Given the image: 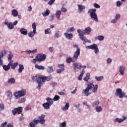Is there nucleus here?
Listing matches in <instances>:
<instances>
[{"label":"nucleus","mask_w":127,"mask_h":127,"mask_svg":"<svg viewBox=\"0 0 127 127\" xmlns=\"http://www.w3.org/2000/svg\"><path fill=\"white\" fill-rule=\"evenodd\" d=\"M64 35L65 37L67 38L68 39H71L73 38V35L71 34H68L67 33H65Z\"/></svg>","instance_id":"nucleus-29"},{"label":"nucleus","mask_w":127,"mask_h":127,"mask_svg":"<svg viewBox=\"0 0 127 127\" xmlns=\"http://www.w3.org/2000/svg\"><path fill=\"white\" fill-rule=\"evenodd\" d=\"M72 47L73 48H76L77 49H76V51L74 52V53H76L77 52H79V56L80 55V49L78 47V45H76V44H74L73 45Z\"/></svg>","instance_id":"nucleus-28"},{"label":"nucleus","mask_w":127,"mask_h":127,"mask_svg":"<svg viewBox=\"0 0 127 127\" xmlns=\"http://www.w3.org/2000/svg\"><path fill=\"white\" fill-rule=\"evenodd\" d=\"M122 3L120 1H117V6L118 7H120L121 5H122Z\"/></svg>","instance_id":"nucleus-58"},{"label":"nucleus","mask_w":127,"mask_h":127,"mask_svg":"<svg viewBox=\"0 0 127 127\" xmlns=\"http://www.w3.org/2000/svg\"><path fill=\"white\" fill-rule=\"evenodd\" d=\"M20 32L22 34V35H27L28 34V31L27 30L24 29V28H21L20 30Z\"/></svg>","instance_id":"nucleus-23"},{"label":"nucleus","mask_w":127,"mask_h":127,"mask_svg":"<svg viewBox=\"0 0 127 127\" xmlns=\"http://www.w3.org/2000/svg\"><path fill=\"white\" fill-rule=\"evenodd\" d=\"M120 18H121V15H120V14H116L115 19L118 20Z\"/></svg>","instance_id":"nucleus-59"},{"label":"nucleus","mask_w":127,"mask_h":127,"mask_svg":"<svg viewBox=\"0 0 127 127\" xmlns=\"http://www.w3.org/2000/svg\"><path fill=\"white\" fill-rule=\"evenodd\" d=\"M69 107H70V105L69 103H66V104L65 105V106L63 107V110L67 111V110H68Z\"/></svg>","instance_id":"nucleus-32"},{"label":"nucleus","mask_w":127,"mask_h":127,"mask_svg":"<svg viewBox=\"0 0 127 127\" xmlns=\"http://www.w3.org/2000/svg\"><path fill=\"white\" fill-rule=\"evenodd\" d=\"M9 54L8 55V61H9V62H10L12 61V58H13V55L12 54V52L11 51H9Z\"/></svg>","instance_id":"nucleus-24"},{"label":"nucleus","mask_w":127,"mask_h":127,"mask_svg":"<svg viewBox=\"0 0 127 127\" xmlns=\"http://www.w3.org/2000/svg\"><path fill=\"white\" fill-rule=\"evenodd\" d=\"M33 123L34 125H38L39 123V121L38 120H36V119H34L33 120Z\"/></svg>","instance_id":"nucleus-50"},{"label":"nucleus","mask_w":127,"mask_h":127,"mask_svg":"<svg viewBox=\"0 0 127 127\" xmlns=\"http://www.w3.org/2000/svg\"><path fill=\"white\" fill-rule=\"evenodd\" d=\"M7 26L9 29H12L14 28V25L12 23H8Z\"/></svg>","instance_id":"nucleus-37"},{"label":"nucleus","mask_w":127,"mask_h":127,"mask_svg":"<svg viewBox=\"0 0 127 127\" xmlns=\"http://www.w3.org/2000/svg\"><path fill=\"white\" fill-rule=\"evenodd\" d=\"M87 49L94 50V52L97 54L99 52V50L97 44H94L92 45L87 46L86 47Z\"/></svg>","instance_id":"nucleus-7"},{"label":"nucleus","mask_w":127,"mask_h":127,"mask_svg":"<svg viewBox=\"0 0 127 127\" xmlns=\"http://www.w3.org/2000/svg\"><path fill=\"white\" fill-rule=\"evenodd\" d=\"M87 87L89 88L90 90H91V89H93L92 90V92H93V93H97L98 89V85H95L93 83H91L89 84Z\"/></svg>","instance_id":"nucleus-6"},{"label":"nucleus","mask_w":127,"mask_h":127,"mask_svg":"<svg viewBox=\"0 0 127 127\" xmlns=\"http://www.w3.org/2000/svg\"><path fill=\"white\" fill-rule=\"evenodd\" d=\"M56 0H50L48 2V4L50 5H53Z\"/></svg>","instance_id":"nucleus-45"},{"label":"nucleus","mask_w":127,"mask_h":127,"mask_svg":"<svg viewBox=\"0 0 127 127\" xmlns=\"http://www.w3.org/2000/svg\"><path fill=\"white\" fill-rule=\"evenodd\" d=\"M4 54H6V52L5 50L1 51L0 52V65L3 64V60L1 59L4 57Z\"/></svg>","instance_id":"nucleus-13"},{"label":"nucleus","mask_w":127,"mask_h":127,"mask_svg":"<svg viewBox=\"0 0 127 127\" xmlns=\"http://www.w3.org/2000/svg\"><path fill=\"white\" fill-rule=\"evenodd\" d=\"M47 70L49 73H51V72H53V66H48Z\"/></svg>","instance_id":"nucleus-39"},{"label":"nucleus","mask_w":127,"mask_h":127,"mask_svg":"<svg viewBox=\"0 0 127 127\" xmlns=\"http://www.w3.org/2000/svg\"><path fill=\"white\" fill-rule=\"evenodd\" d=\"M26 94V90L25 89H22L14 92L13 96H25Z\"/></svg>","instance_id":"nucleus-10"},{"label":"nucleus","mask_w":127,"mask_h":127,"mask_svg":"<svg viewBox=\"0 0 127 127\" xmlns=\"http://www.w3.org/2000/svg\"><path fill=\"white\" fill-rule=\"evenodd\" d=\"M51 30V28H48L47 29L45 30V33L46 34H51V32H49V31Z\"/></svg>","instance_id":"nucleus-47"},{"label":"nucleus","mask_w":127,"mask_h":127,"mask_svg":"<svg viewBox=\"0 0 127 127\" xmlns=\"http://www.w3.org/2000/svg\"><path fill=\"white\" fill-rule=\"evenodd\" d=\"M94 6L97 8H99L100 7V5L96 3L94 4Z\"/></svg>","instance_id":"nucleus-54"},{"label":"nucleus","mask_w":127,"mask_h":127,"mask_svg":"<svg viewBox=\"0 0 127 127\" xmlns=\"http://www.w3.org/2000/svg\"><path fill=\"white\" fill-rule=\"evenodd\" d=\"M58 67L60 69L57 70V72L58 73H61L62 71L64 70V64H60L58 65Z\"/></svg>","instance_id":"nucleus-15"},{"label":"nucleus","mask_w":127,"mask_h":127,"mask_svg":"<svg viewBox=\"0 0 127 127\" xmlns=\"http://www.w3.org/2000/svg\"><path fill=\"white\" fill-rule=\"evenodd\" d=\"M97 39L99 40V41H103L104 40L105 37L103 36H98Z\"/></svg>","instance_id":"nucleus-41"},{"label":"nucleus","mask_w":127,"mask_h":127,"mask_svg":"<svg viewBox=\"0 0 127 127\" xmlns=\"http://www.w3.org/2000/svg\"><path fill=\"white\" fill-rule=\"evenodd\" d=\"M125 68L124 66H121L119 68V71L122 75H124Z\"/></svg>","instance_id":"nucleus-30"},{"label":"nucleus","mask_w":127,"mask_h":127,"mask_svg":"<svg viewBox=\"0 0 127 127\" xmlns=\"http://www.w3.org/2000/svg\"><path fill=\"white\" fill-rule=\"evenodd\" d=\"M25 102H26V99L24 98H22L21 99H20L18 103H25Z\"/></svg>","instance_id":"nucleus-40"},{"label":"nucleus","mask_w":127,"mask_h":127,"mask_svg":"<svg viewBox=\"0 0 127 127\" xmlns=\"http://www.w3.org/2000/svg\"><path fill=\"white\" fill-rule=\"evenodd\" d=\"M35 67L36 69H39V70H44L45 69V66H43V65H39L37 64H36L35 65Z\"/></svg>","instance_id":"nucleus-26"},{"label":"nucleus","mask_w":127,"mask_h":127,"mask_svg":"<svg viewBox=\"0 0 127 127\" xmlns=\"http://www.w3.org/2000/svg\"><path fill=\"white\" fill-rule=\"evenodd\" d=\"M123 119H120V118H117L115 120V122L116 123H122L123 122H124V121H125V120H126V117H123Z\"/></svg>","instance_id":"nucleus-19"},{"label":"nucleus","mask_w":127,"mask_h":127,"mask_svg":"<svg viewBox=\"0 0 127 127\" xmlns=\"http://www.w3.org/2000/svg\"><path fill=\"white\" fill-rule=\"evenodd\" d=\"M66 122H64L63 123L60 124V127H66Z\"/></svg>","instance_id":"nucleus-44"},{"label":"nucleus","mask_w":127,"mask_h":127,"mask_svg":"<svg viewBox=\"0 0 127 127\" xmlns=\"http://www.w3.org/2000/svg\"><path fill=\"white\" fill-rule=\"evenodd\" d=\"M61 14H62V11L58 10L56 12V17H57V19H60Z\"/></svg>","instance_id":"nucleus-27"},{"label":"nucleus","mask_w":127,"mask_h":127,"mask_svg":"<svg viewBox=\"0 0 127 127\" xmlns=\"http://www.w3.org/2000/svg\"><path fill=\"white\" fill-rule=\"evenodd\" d=\"M44 109H45V110H48V109H50V104H48V103H47V102L43 103L42 105Z\"/></svg>","instance_id":"nucleus-20"},{"label":"nucleus","mask_w":127,"mask_h":127,"mask_svg":"<svg viewBox=\"0 0 127 127\" xmlns=\"http://www.w3.org/2000/svg\"><path fill=\"white\" fill-rule=\"evenodd\" d=\"M83 76V75L80 74V75L78 77V80H79V81H81V80H82Z\"/></svg>","instance_id":"nucleus-60"},{"label":"nucleus","mask_w":127,"mask_h":127,"mask_svg":"<svg viewBox=\"0 0 127 127\" xmlns=\"http://www.w3.org/2000/svg\"><path fill=\"white\" fill-rule=\"evenodd\" d=\"M51 86H53V87H56V86H57V83L55 82H51Z\"/></svg>","instance_id":"nucleus-53"},{"label":"nucleus","mask_w":127,"mask_h":127,"mask_svg":"<svg viewBox=\"0 0 127 127\" xmlns=\"http://www.w3.org/2000/svg\"><path fill=\"white\" fill-rule=\"evenodd\" d=\"M31 62L34 64H36L37 62H38V59H36V57L35 59H33L32 60H31Z\"/></svg>","instance_id":"nucleus-52"},{"label":"nucleus","mask_w":127,"mask_h":127,"mask_svg":"<svg viewBox=\"0 0 127 127\" xmlns=\"http://www.w3.org/2000/svg\"><path fill=\"white\" fill-rule=\"evenodd\" d=\"M107 62L109 64L112 63V59H111V58H108L107 60Z\"/></svg>","instance_id":"nucleus-64"},{"label":"nucleus","mask_w":127,"mask_h":127,"mask_svg":"<svg viewBox=\"0 0 127 127\" xmlns=\"http://www.w3.org/2000/svg\"><path fill=\"white\" fill-rule=\"evenodd\" d=\"M8 122H5L2 123L0 127H5L7 125Z\"/></svg>","instance_id":"nucleus-43"},{"label":"nucleus","mask_w":127,"mask_h":127,"mask_svg":"<svg viewBox=\"0 0 127 127\" xmlns=\"http://www.w3.org/2000/svg\"><path fill=\"white\" fill-rule=\"evenodd\" d=\"M79 57V53L78 51L74 53L73 56L72 58H66V61L67 63H71V62L74 63L77 61L78 57Z\"/></svg>","instance_id":"nucleus-4"},{"label":"nucleus","mask_w":127,"mask_h":127,"mask_svg":"<svg viewBox=\"0 0 127 127\" xmlns=\"http://www.w3.org/2000/svg\"><path fill=\"white\" fill-rule=\"evenodd\" d=\"M32 28H33V31H31L28 33V36L30 37H33L36 34H37L36 31V24L35 23H32Z\"/></svg>","instance_id":"nucleus-5"},{"label":"nucleus","mask_w":127,"mask_h":127,"mask_svg":"<svg viewBox=\"0 0 127 127\" xmlns=\"http://www.w3.org/2000/svg\"><path fill=\"white\" fill-rule=\"evenodd\" d=\"M91 32V28L90 27H87L84 30L82 31L80 29L77 30V32L79 33L78 36H79L80 39L83 41V44L86 45V42H89V41H88L87 38L84 36V35L85 34L89 35Z\"/></svg>","instance_id":"nucleus-1"},{"label":"nucleus","mask_w":127,"mask_h":127,"mask_svg":"<svg viewBox=\"0 0 127 127\" xmlns=\"http://www.w3.org/2000/svg\"><path fill=\"white\" fill-rule=\"evenodd\" d=\"M60 97L59 96H55V97L53 98L54 101H58V100H60Z\"/></svg>","instance_id":"nucleus-48"},{"label":"nucleus","mask_w":127,"mask_h":127,"mask_svg":"<svg viewBox=\"0 0 127 127\" xmlns=\"http://www.w3.org/2000/svg\"><path fill=\"white\" fill-rule=\"evenodd\" d=\"M100 104V101L97 100L93 103V105H95V106H98Z\"/></svg>","instance_id":"nucleus-55"},{"label":"nucleus","mask_w":127,"mask_h":127,"mask_svg":"<svg viewBox=\"0 0 127 127\" xmlns=\"http://www.w3.org/2000/svg\"><path fill=\"white\" fill-rule=\"evenodd\" d=\"M37 52V49H35V50H34L33 51H28V53H29V54H34L35 53H36Z\"/></svg>","instance_id":"nucleus-42"},{"label":"nucleus","mask_w":127,"mask_h":127,"mask_svg":"<svg viewBox=\"0 0 127 127\" xmlns=\"http://www.w3.org/2000/svg\"><path fill=\"white\" fill-rule=\"evenodd\" d=\"M36 59H37L38 62H42L46 59V56L43 54H39L36 56Z\"/></svg>","instance_id":"nucleus-8"},{"label":"nucleus","mask_w":127,"mask_h":127,"mask_svg":"<svg viewBox=\"0 0 127 127\" xmlns=\"http://www.w3.org/2000/svg\"><path fill=\"white\" fill-rule=\"evenodd\" d=\"M59 33H60V31H57L55 34V37L57 38H59Z\"/></svg>","instance_id":"nucleus-57"},{"label":"nucleus","mask_w":127,"mask_h":127,"mask_svg":"<svg viewBox=\"0 0 127 127\" xmlns=\"http://www.w3.org/2000/svg\"><path fill=\"white\" fill-rule=\"evenodd\" d=\"M46 118V115L42 114L40 116L38 117V120L39 122V124L43 125L45 123L46 120L45 118Z\"/></svg>","instance_id":"nucleus-11"},{"label":"nucleus","mask_w":127,"mask_h":127,"mask_svg":"<svg viewBox=\"0 0 127 127\" xmlns=\"http://www.w3.org/2000/svg\"><path fill=\"white\" fill-rule=\"evenodd\" d=\"M96 12V9H90L88 10V13H90L91 18L96 22H98V17Z\"/></svg>","instance_id":"nucleus-3"},{"label":"nucleus","mask_w":127,"mask_h":127,"mask_svg":"<svg viewBox=\"0 0 127 127\" xmlns=\"http://www.w3.org/2000/svg\"><path fill=\"white\" fill-rule=\"evenodd\" d=\"M49 50L50 52L53 53L54 52V49L53 47H50L49 48Z\"/></svg>","instance_id":"nucleus-56"},{"label":"nucleus","mask_w":127,"mask_h":127,"mask_svg":"<svg viewBox=\"0 0 127 127\" xmlns=\"http://www.w3.org/2000/svg\"><path fill=\"white\" fill-rule=\"evenodd\" d=\"M90 91V89L86 87V88L85 90H83V93L85 95H90V93H89Z\"/></svg>","instance_id":"nucleus-35"},{"label":"nucleus","mask_w":127,"mask_h":127,"mask_svg":"<svg viewBox=\"0 0 127 127\" xmlns=\"http://www.w3.org/2000/svg\"><path fill=\"white\" fill-rule=\"evenodd\" d=\"M73 65L74 66L73 68L74 70H76V69H80V65H79L78 64L74 63H73Z\"/></svg>","instance_id":"nucleus-34"},{"label":"nucleus","mask_w":127,"mask_h":127,"mask_svg":"<svg viewBox=\"0 0 127 127\" xmlns=\"http://www.w3.org/2000/svg\"><path fill=\"white\" fill-rule=\"evenodd\" d=\"M18 66H19V68H18V72L19 73L22 72L23 70L24 69V65L23 64H19Z\"/></svg>","instance_id":"nucleus-18"},{"label":"nucleus","mask_w":127,"mask_h":127,"mask_svg":"<svg viewBox=\"0 0 127 127\" xmlns=\"http://www.w3.org/2000/svg\"><path fill=\"white\" fill-rule=\"evenodd\" d=\"M22 107H19L18 108H14L12 110V115H13V116H15V115H16V114L17 115H19V114H21V113H22Z\"/></svg>","instance_id":"nucleus-9"},{"label":"nucleus","mask_w":127,"mask_h":127,"mask_svg":"<svg viewBox=\"0 0 127 127\" xmlns=\"http://www.w3.org/2000/svg\"><path fill=\"white\" fill-rule=\"evenodd\" d=\"M29 126H30V127H35V125L33 123H30Z\"/></svg>","instance_id":"nucleus-63"},{"label":"nucleus","mask_w":127,"mask_h":127,"mask_svg":"<svg viewBox=\"0 0 127 127\" xmlns=\"http://www.w3.org/2000/svg\"><path fill=\"white\" fill-rule=\"evenodd\" d=\"M0 111H2V110H4V105L3 104H0Z\"/></svg>","instance_id":"nucleus-51"},{"label":"nucleus","mask_w":127,"mask_h":127,"mask_svg":"<svg viewBox=\"0 0 127 127\" xmlns=\"http://www.w3.org/2000/svg\"><path fill=\"white\" fill-rule=\"evenodd\" d=\"M96 111L98 112V113H100L103 111V108L101 106H97L96 107Z\"/></svg>","instance_id":"nucleus-36"},{"label":"nucleus","mask_w":127,"mask_h":127,"mask_svg":"<svg viewBox=\"0 0 127 127\" xmlns=\"http://www.w3.org/2000/svg\"><path fill=\"white\" fill-rule=\"evenodd\" d=\"M8 83L9 84H14L15 83V79L14 78L11 77L8 80Z\"/></svg>","instance_id":"nucleus-31"},{"label":"nucleus","mask_w":127,"mask_h":127,"mask_svg":"<svg viewBox=\"0 0 127 127\" xmlns=\"http://www.w3.org/2000/svg\"><path fill=\"white\" fill-rule=\"evenodd\" d=\"M95 79L97 80V81H102L104 79V76H95Z\"/></svg>","instance_id":"nucleus-38"},{"label":"nucleus","mask_w":127,"mask_h":127,"mask_svg":"<svg viewBox=\"0 0 127 127\" xmlns=\"http://www.w3.org/2000/svg\"><path fill=\"white\" fill-rule=\"evenodd\" d=\"M75 31V29L74 27L70 28V29H67V32H71Z\"/></svg>","instance_id":"nucleus-49"},{"label":"nucleus","mask_w":127,"mask_h":127,"mask_svg":"<svg viewBox=\"0 0 127 127\" xmlns=\"http://www.w3.org/2000/svg\"><path fill=\"white\" fill-rule=\"evenodd\" d=\"M32 79L33 81H36L38 82V78L37 76H32Z\"/></svg>","instance_id":"nucleus-46"},{"label":"nucleus","mask_w":127,"mask_h":127,"mask_svg":"<svg viewBox=\"0 0 127 127\" xmlns=\"http://www.w3.org/2000/svg\"><path fill=\"white\" fill-rule=\"evenodd\" d=\"M50 13V11L47 9L46 11L42 13V14L43 15V16L46 17L48 16Z\"/></svg>","instance_id":"nucleus-22"},{"label":"nucleus","mask_w":127,"mask_h":127,"mask_svg":"<svg viewBox=\"0 0 127 127\" xmlns=\"http://www.w3.org/2000/svg\"><path fill=\"white\" fill-rule=\"evenodd\" d=\"M6 95H7V96H12V94L10 91H8L6 92Z\"/></svg>","instance_id":"nucleus-62"},{"label":"nucleus","mask_w":127,"mask_h":127,"mask_svg":"<svg viewBox=\"0 0 127 127\" xmlns=\"http://www.w3.org/2000/svg\"><path fill=\"white\" fill-rule=\"evenodd\" d=\"M2 67H3V69L5 71L8 70L10 68V65H9V64H7V65H2Z\"/></svg>","instance_id":"nucleus-33"},{"label":"nucleus","mask_w":127,"mask_h":127,"mask_svg":"<svg viewBox=\"0 0 127 127\" xmlns=\"http://www.w3.org/2000/svg\"><path fill=\"white\" fill-rule=\"evenodd\" d=\"M115 95L116 96H125L126 93L123 92L122 89L118 88L116 91Z\"/></svg>","instance_id":"nucleus-12"},{"label":"nucleus","mask_w":127,"mask_h":127,"mask_svg":"<svg viewBox=\"0 0 127 127\" xmlns=\"http://www.w3.org/2000/svg\"><path fill=\"white\" fill-rule=\"evenodd\" d=\"M18 63L17 62L13 63V61L9 62V63H8V65L11 66V68L12 69H15L16 67L18 65Z\"/></svg>","instance_id":"nucleus-14"},{"label":"nucleus","mask_w":127,"mask_h":127,"mask_svg":"<svg viewBox=\"0 0 127 127\" xmlns=\"http://www.w3.org/2000/svg\"><path fill=\"white\" fill-rule=\"evenodd\" d=\"M46 101L47 102H46L47 103H48V104H49L50 106H52V105H53L54 104V101L53 99H51L50 97H48L46 99Z\"/></svg>","instance_id":"nucleus-16"},{"label":"nucleus","mask_w":127,"mask_h":127,"mask_svg":"<svg viewBox=\"0 0 127 127\" xmlns=\"http://www.w3.org/2000/svg\"><path fill=\"white\" fill-rule=\"evenodd\" d=\"M52 79H53V77L52 76V75H50L47 77L42 76L39 77L37 79V83L38 84V85L37 87V89H38V90H40L43 85L42 82H46V81H50V80H52Z\"/></svg>","instance_id":"nucleus-2"},{"label":"nucleus","mask_w":127,"mask_h":127,"mask_svg":"<svg viewBox=\"0 0 127 127\" xmlns=\"http://www.w3.org/2000/svg\"><path fill=\"white\" fill-rule=\"evenodd\" d=\"M11 13H12V15L14 17H16V16H17L18 15V11L16 10L15 9H14L11 10Z\"/></svg>","instance_id":"nucleus-21"},{"label":"nucleus","mask_w":127,"mask_h":127,"mask_svg":"<svg viewBox=\"0 0 127 127\" xmlns=\"http://www.w3.org/2000/svg\"><path fill=\"white\" fill-rule=\"evenodd\" d=\"M14 127L13 125L10 123L6 125L5 127Z\"/></svg>","instance_id":"nucleus-61"},{"label":"nucleus","mask_w":127,"mask_h":127,"mask_svg":"<svg viewBox=\"0 0 127 127\" xmlns=\"http://www.w3.org/2000/svg\"><path fill=\"white\" fill-rule=\"evenodd\" d=\"M78 7V11H79V13L83 12V9H85V6L81 4H78L77 5Z\"/></svg>","instance_id":"nucleus-17"},{"label":"nucleus","mask_w":127,"mask_h":127,"mask_svg":"<svg viewBox=\"0 0 127 127\" xmlns=\"http://www.w3.org/2000/svg\"><path fill=\"white\" fill-rule=\"evenodd\" d=\"M91 78V75L90 73H87L86 74V76L83 78V80L84 81H86V82H88L89 81V79Z\"/></svg>","instance_id":"nucleus-25"}]
</instances>
